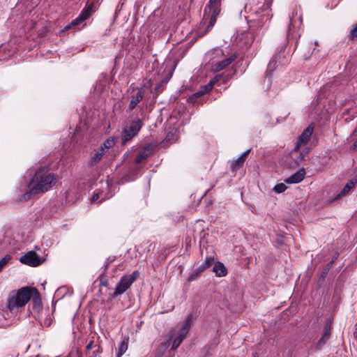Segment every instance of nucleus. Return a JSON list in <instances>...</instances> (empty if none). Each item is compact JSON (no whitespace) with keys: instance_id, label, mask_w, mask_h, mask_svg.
Instances as JSON below:
<instances>
[{"instance_id":"nucleus-1","label":"nucleus","mask_w":357,"mask_h":357,"mask_svg":"<svg viewBox=\"0 0 357 357\" xmlns=\"http://www.w3.org/2000/svg\"><path fill=\"white\" fill-rule=\"evenodd\" d=\"M56 181V176L54 173H50L44 168L39 169L30 182L29 190L19 200H28L36 195L48 191L55 184Z\"/></svg>"},{"instance_id":"nucleus-2","label":"nucleus","mask_w":357,"mask_h":357,"mask_svg":"<svg viewBox=\"0 0 357 357\" xmlns=\"http://www.w3.org/2000/svg\"><path fill=\"white\" fill-rule=\"evenodd\" d=\"M39 298V291L36 287H23L10 294L7 307L12 313L26 305L31 298Z\"/></svg>"},{"instance_id":"nucleus-3","label":"nucleus","mask_w":357,"mask_h":357,"mask_svg":"<svg viewBox=\"0 0 357 357\" xmlns=\"http://www.w3.org/2000/svg\"><path fill=\"white\" fill-rule=\"evenodd\" d=\"M142 121L138 117H136L135 119L132 120L129 125L125 126L121 133V144H126L134 137L137 135L139 130L142 128Z\"/></svg>"},{"instance_id":"nucleus-4","label":"nucleus","mask_w":357,"mask_h":357,"mask_svg":"<svg viewBox=\"0 0 357 357\" xmlns=\"http://www.w3.org/2000/svg\"><path fill=\"white\" fill-rule=\"evenodd\" d=\"M139 277V273L138 271H135L130 275H125L121 277L116 284L113 297H117L125 293Z\"/></svg>"},{"instance_id":"nucleus-5","label":"nucleus","mask_w":357,"mask_h":357,"mask_svg":"<svg viewBox=\"0 0 357 357\" xmlns=\"http://www.w3.org/2000/svg\"><path fill=\"white\" fill-rule=\"evenodd\" d=\"M257 15H259L258 18L254 19V20L257 21L259 26H268V24L272 17L271 9L270 8V5L268 3L264 4L260 12L257 11Z\"/></svg>"},{"instance_id":"nucleus-6","label":"nucleus","mask_w":357,"mask_h":357,"mask_svg":"<svg viewBox=\"0 0 357 357\" xmlns=\"http://www.w3.org/2000/svg\"><path fill=\"white\" fill-rule=\"evenodd\" d=\"M220 4L221 0H209L208 6L211 15L208 25V30L211 29L216 22L217 17L220 12Z\"/></svg>"},{"instance_id":"nucleus-7","label":"nucleus","mask_w":357,"mask_h":357,"mask_svg":"<svg viewBox=\"0 0 357 357\" xmlns=\"http://www.w3.org/2000/svg\"><path fill=\"white\" fill-rule=\"evenodd\" d=\"M313 130L314 126L312 125H309L307 128L303 130L302 134L298 137L296 145L292 151V157L297 153V151L299 150L302 145L306 144L309 142Z\"/></svg>"},{"instance_id":"nucleus-8","label":"nucleus","mask_w":357,"mask_h":357,"mask_svg":"<svg viewBox=\"0 0 357 357\" xmlns=\"http://www.w3.org/2000/svg\"><path fill=\"white\" fill-rule=\"evenodd\" d=\"M20 261L31 266H38L41 264L40 256L34 251H29L20 258Z\"/></svg>"},{"instance_id":"nucleus-9","label":"nucleus","mask_w":357,"mask_h":357,"mask_svg":"<svg viewBox=\"0 0 357 357\" xmlns=\"http://www.w3.org/2000/svg\"><path fill=\"white\" fill-rule=\"evenodd\" d=\"M236 59V54L235 53L225 58V56L217 61L215 65L212 67V70L215 72H219L225 69L229 65H230Z\"/></svg>"},{"instance_id":"nucleus-10","label":"nucleus","mask_w":357,"mask_h":357,"mask_svg":"<svg viewBox=\"0 0 357 357\" xmlns=\"http://www.w3.org/2000/svg\"><path fill=\"white\" fill-rule=\"evenodd\" d=\"M209 56V63L213 67L215 63L225 56L223 50L220 48L213 49L208 52Z\"/></svg>"},{"instance_id":"nucleus-11","label":"nucleus","mask_w":357,"mask_h":357,"mask_svg":"<svg viewBox=\"0 0 357 357\" xmlns=\"http://www.w3.org/2000/svg\"><path fill=\"white\" fill-rule=\"evenodd\" d=\"M143 98L144 93L142 90L137 88L136 92L133 93L130 97V102L128 106V109L131 111L135 109L138 103L143 99Z\"/></svg>"},{"instance_id":"nucleus-12","label":"nucleus","mask_w":357,"mask_h":357,"mask_svg":"<svg viewBox=\"0 0 357 357\" xmlns=\"http://www.w3.org/2000/svg\"><path fill=\"white\" fill-rule=\"evenodd\" d=\"M250 151L251 149H248L244 151L241 154V155L237 159L232 162L231 168L233 172L236 171L237 169L243 167L245 159L247 158L248 154L250 153Z\"/></svg>"},{"instance_id":"nucleus-13","label":"nucleus","mask_w":357,"mask_h":357,"mask_svg":"<svg viewBox=\"0 0 357 357\" xmlns=\"http://www.w3.org/2000/svg\"><path fill=\"white\" fill-rule=\"evenodd\" d=\"M305 175V171L303 168L300 169L299 171L296 172L294 174H292L291 176H289L288 178L285 180V182L287 183H298L303 180Z\"/></svg>"},{"instance_id":"nucleus-14","label":"nucleus","mask_w":357,"mask_h":357,"mask_svg":"<svg viewBox=\"0 0 357 357\" xmlns=\"http://www.w3.org/2000/svg\"><path fill=\"white\" fill-rule=\"evenodd\" d=\"M152 152V147L151 146H148L143 149L140 150L135 158V162L137 164L141 163L144 160L147 158Z\"/></svg>"},{"instance_id":"nucleus-15","label":"nucleus","mask_w":357,"mask_h":357,"mask_svg":"<svg viewBox=\"0 0 357 357\" xmlns=\"http://www.w3.org/2000/svg\"><path fill=\"white\" fill-rule=\"evenodd\" d=\"M191 327V317L188 316L181 328L179 329L177 335L184 339L187 334L188 333Z\"/></svg>"},{"instance_id":"nucleus-16","label":"nucleus","mask_w":357,"mask_h":357,"mask_svg":"<svg viewBox=\"0 0 357 357\" xmlns=\"http://www.w3.org/2000/svg\"><path fill=\"white\" fill-rule=\"evenodd\" d=\"M102 188H105L106 190L109 188V183L107 181H101L100 182ZM99 198H101L100 202L105 200L107 199L106 195L104 194L103 189L99 190L98 192H95L91 198V202H96Z\"/></svg>"},{"instance_id":"nucleus-17","label":"nucleus","mask_w":357,"mask_h":357,"mask_svg":"<svg viewBox=\"0 0 357 357\" xmlns=\"http://www.w3.org/2000/svg\"><path fill=\"white\" fill-rule=\"evenodd\" d=\"M87 13L86 11H82L79 15L73 20L70 24L66 25L64 28V30H68L71 27H75L79 25L80 23L84 22L87 19Z\"/></svg>"},{"instance_id":"nucleus-18","label":"nucleus","mask_w":357,"mask_h":357,"mask_svg":"<svg viewBox=\"0 0 357 357\" xmlns=\"http://www.w3.org/2000/svg\"><path fill=\"white\" fill-rule=\"evenodd\" d=\"M105 153V151H104V147L100 146L89 160V165L90 167H93L94 165H96L98 162L100 161Z\"/></svg>"},{"instance_id":"nucleus-19","label":"nucleus","mask_w":357,"mask_h":357,"mask_svg":"<svg viewBox=\"0 0 357 357\" xmlns=\"http://www.w3.org/2000/svg\"><path fill=\"white\" fill-rule=\"evenodd\" d=\"M331 324L328 322L325 325L324 332L318 342L319 346H322L326 343L331 335Z\"/></svg>"},{"instance_id":"nucleus-20","label":"nucleus","mask_w":357,"mask_h":357,"mask_svg":"<svg viewBox=\"0 0 357 357\" xmlns=\"http://www.w3.org/2000/svg\"><path fill=\"white\" fill-rule=\"evenodd\" d=\"M213 271L218 277H223L227 275V269L224 264L221 262H216L213 267Z\"/></svg>"},{"instance_id":"nucleus-21","label":"nucleus","mask_w":357,"mask_h":357,"mask_svg":"<svg viewBox=\"0 0 357 357\" xmlns=\"http://www.w3.org/2000/svg\"><path fill=\"white\" fill-rule=\"evenodd\" d=\"M356 181L351 180L349 181L341 190V192L337 195V198H340L342 196L345 195L347 192H349L355 185Z\"/></svg>"},{"instance_id":"nucleus-22","label":"nucleus","mask_w":357,"mask_h":357,"mask_svg":"<svg viewBox=\"0 0 357 357\" xmlns=\"http://www.w3.org/2000/svg\"><path fill=\"white\" fill-rule=\"evenodd\" d=\"M128 337L124 338L121 342L118 351L116 353V357H121V356L127 351L128 346Z\"/></svg>"},{"instance_id":"nucleus-23","label":"nucleus","mask_w":357,"mask_h":357,"mask_svg":"<svg viewBox=\"0 0 357 357\" xmlns=\"http://www.w3.org/2000/svg\"><path fill=\"white\" fill-rule=\"evenodd\" d=\"M204 268L200 265L198 268H197L192 273H191L188 278V282H190L195 280H197L201 273L204 271Z\"/></svg>"},{"instance_id":"nucleus-24","label":"nucleus","mask_w":357,"mask_h":357,"mask_svg":"<svg viewBox=\"0 0 357 357\" xmlns=\"http://www.w3.org/2000/svg\"><path fill=\"white\" fill-rule=\"evenodd\" d=\"M308 152V149L305 150L304 152L297 153L292 157V152L291 153V158L294 160V163L296 165H298L301 162L304 160L305 154Z\"/></svg>"},{"instance_id":"nucleus-25","label":"nucleus","mask_w":357,"mask_h":357,"mask_svg":"<svg viewBox=\"0 0 357 357\" xmlns=\"http://www.w3.org/2000/svg\"><path fill=\"white\" fill-rule=\"evenodd\" d=\"M215 84V81H210L206 85L202 86L201 93L204 94L210 91Z\"/></svg>"},{"instance_id":"nucleus-26","label":"nucleus","mask_w":357,"mask_h":357,"mask_svg":"<svg viewBox=\"0 0 357 357\" xmlns=\"http://www.w3.org/2000/svg\"><path fill=\"white\" fill-rule=\"evenodd\" d=\"M286 189H287V186L283 183H278L273 188V190L276 193H282V192H284L286 190Z\"/></svg>"},{"instance_id":"nucleus-27","label":"nucleus","mask_w":357,"mask_h":357,"mask_svg":"<svg viewBox=\"0 0 357 357\" xmlns=\"http://www.w3.org/2000/svg\"><path fill=\"white\" fill-rule=\"evenodd\" d=\"M214 263V258L212 257H208L206 258L205 261L201 264V266L206 270L207 268H209Z\"/></svg>"},{"instance_id":"nucleus-28","label":"nucleus","mask_w":357,"mask_h":357,"mask_svg":"<svg viewBox=\"0 0 357 357\" xmlns=\"http://www.w3.org/2000/svg\"><path fill=\"white\" fill-rule=\"evenodd\" d=\"M183 339L178 335H176V338L173 341L172 349L175 350L176 349L179 345L181 344Z\"/></svg>"},{"instance_id":"nucleus-29","label":"nucleus","mask_w":357,"mask_h":357,"mask_svg":"<svg viewBox=\"0 0 357 357\" xmlns=\"http://www.w3.org/2000/svg\"><path fill=\"white\" fill-rule=\"evenodd\" d=\"M331 268V264H326V266L323 268V270L321 273V275H320V278L322 280H324L326 278V277L327 276V274Z\"/></svg>"},{"instance_id":"nucleus-30","label":"nucleus","mask_w":357,"mask_h":357,"mask_svg":"<svg viewBox=\"0 0 357 357\" xmlns=\"http://www.w3.org/2000/svg\"><path fill=\"white\" fill-rule=\"evenodd\" d=\"M93 8H94V3L93 2L91 3H87V6L86 7L82 10V11H86V13H87V19L89 18V17L90 16L91 12L93 11Z\"/></svg>"},{"instance_id":"nucleus-31","label":"nucleus","mask_w":357,"mask_h":357,"mask_svg":"<svg viewBox=\"0 0 357 357\" xmlns=\"http://www.w3.org/2000/svg\"><path fill=\"white\" fill-rule=\"evenodd\" d=\"M95 349L92 351V354H89V357H96L99 354L102 352V349L99 345H95Z\"/></svg>"},{"instance_id":"nucleus-32","label":"nucleus","mask_w":357,"mask_h":357,"mask_svg":"<svg viewBox=\"0 0 357 357\" xmlns=\"http://www.w3.org/2000/svg\"><path fill=\"white\" fill-rule=\"evenodd\" d=\"M10 259V256L6 255L4 257H3L0 260V271L3 268V267L8 262V261Z\"/></svg>"},{"instance_id":"nucleus-33","label":"nucleus","mask_w":357,"mask_h":357,"mask_svg":"<svg viewBox=\"0 0 357 357\" xmlns=\"http://www.w3.org/2000/svg\"><path fill=\"white\" fill-rule=\"evenodd\" d=\"M95 348V345L93 344V341H91L86 347V355L89 356L91 354V350H94Z\"/></svg>"},{"instance_id":"nucleus-34","label":"nucleus","mask_w":357,"mask_h":357,"mask_svg":"<svg viewBox=\"0 0 357 357\" xmlns=\"http://www.w3.org/2000/svg\"><path fill=\"white\" fill-rule=\"evenodd\" d=\"M351 38L352 40L357 39V24L356 26L351 30L350 32Z\"/></svg>"},{"instance_id":"nucleus-35","label":"nucleus","mask_w":357,"mask_h":357,"mask_svg":"<svg viewBox=\"0 0 357 357\" xmlns=\"http://www.w3.org/2000/svg\"><path fill=\"white\" fill-rule=\"evenodd\" d=\"M275 63H276V62H275V59L271 60V61L269 62V63L268 65L267 70H273L275 68Z\"/></svg>"},{"instance_id":"nucleus-36","label":"nucleus","mask_w":357,"mask_h":357,"mask_svg":"<svg viewBox=\"0 0 357 357\" xmlns=\"http://www.w3.org/2000/svg\"><path fill=\"white\" fill-rule=\"evenodd\" d=\"M112 141H109V140H107L105 141L103 144L101 146H103L104 147V151H105V149H108L111 147L112 146Z\"/></svg>"},{"instance_id":"nucleus-37","label":"nucleus","mask_w":357,"mask_h":357,"mask_svg":"<svg viewBox=\"0 0 357 357\" xmlns=\"http://www.w3.org/2000/svg\"><path fill=\"white\" fill-rule=\"evenodd\" d=\"M162 86H163V84H162L161 82L158 83V84L155 86V88H154V91H155V92L156 93H160V91H162Z\"/></svg>"},{"instance_id":"nucleus-38","label":"nucleus","mask_w":357,"mask_h":357,"mask_svg":"<svg viewBox=\"0 0 357 357\" xmlns=\"http://www.w3.org/2000/svg\"><path fill=\"white\" fill-rule=\"evenodd\" d=\"M172 75V73L169 74V75H167L165 78H163V79L160 81V82H161L162 84H167V83L169 81V79H170V78H171Z\"/></svg>"},{"instance_id":"nucleus-39","label":"nucleus","mask_w":357,"mask_h":357,"mask_svg":"<svg viewBox=\"0 0 357 357\" xmlns=\"http://www.w3.org/2000/svg\"><path fill=\"white\" fill-rule=\"evenodd\" d=\"M173 136V134L172 132L168 133V135L166 136L165 141L169 142L171 140V137Z\"/></svg>"},{"instance_id":"nucleus-40","label":"nucleus","mask_w":357,"mask_h":357,"mask_svg":"<svg viewBox=\"0 0 357 357\" xmlns=\"http://www.w3.org/2000/svg\"><path fill=\"white\" fill-rule=\"evenodd\" d=\"M357 149V139L354 142V143L351 146V149L355 150Z\"/></svg>"},{"instance_id":"nucleus-41","label":"nucleus","mask_w":357,"mask_h":357,"mask_svg":"<svg viewBox=\"0 0 357 357\" xmlns=\"http://www.w3.org/2000/svg\"><path fill=\"white\" fill-rule=\"evenodd\" d=\"M220 77V75H217L213 79H211L210 81H215V83H216L219 80Z\"/></svg>"},{"instance_id":"nucleus-42","label":"nucleus","mask_w":357,"mask_h":357,"mask_svg":"<svg viewBox=\"0 0 357 357\" xmlns=\"http://www.w3.org/2000/svg\"><path fill=\"white\" fill-rule=\"evenodd\" d=\"M75 354L77 356V357H81V354L79 353V351L78 350H76L75 351Z\"/></svg>"},{"instance_id":"nucleus-43","label":"nucleus","mask_w":357,"mask_h":357,"mask_svg":"<svg viewBox=\"0 0 357 357\" xmlns=\"http://www.w3.org/2000/svg\"><path fill=\"white\" fill-rule=\"evenodd\" d=\"M335 258L333 259L329 263H328L327 264H331V266L333 265V264L335 262Z\"/></svg>"},{"instance_id":"nucleus-44","label":"nucleus","mask_w":357,"mask_h":357,"mask_svg":"<svg viewBox=\"0 0 357 357\" xmlns=\"http://www.w3.org/2000/svg\"><path fill=\"white\" fill-rule=\"evenodd\" d=\"M292 25H293V20H292V18L291 17V18H290V22H289V27L290 28V27H291V26H292Z\"/></svg>"},{"instance_id":"nucleus-45","label":"nucleus","mask_w":357,"mask_h":357,"mask_svg":"<svg viewBox=\"0 0 357 357\" xmlns=\"http://www.w3.org/2000/svg\"><path fill=\"white\" fill-rule=\"evenodd\" d=\"M253 357H258V356H257V353H255V354H254V356H253Z\"/></svg>"},{"instance_id":"nucleus-46","label":"nucleus","mask_w":357,"mask_h":357,"mask_svg":"<svg viewBox=\"0 0 357 357\" xmlns=\"http://www.w3.org/2000/svg\"><path fill=\"white\" fill-rule=\"evenodd\" d=\"M45 324H47V326H49V325H50V323H47H47L45 322Z\"/></svg>"}]
</instances>
